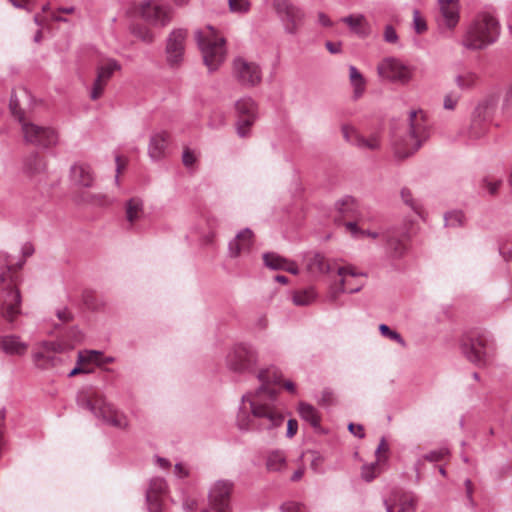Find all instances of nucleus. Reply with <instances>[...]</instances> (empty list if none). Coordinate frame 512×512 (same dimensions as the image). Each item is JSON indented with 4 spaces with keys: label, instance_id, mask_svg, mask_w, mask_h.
<instances>
[{
    "label": "nucleus",
    "instance_id": "obj_1",
    "mask_svg": "<svg viewBox=\"0 0 512 512\" xmlns=\"http://www.w3.org/2000/svg\"><path fill=\"white\" fill-rule=\"evenodd\" d=\"M259 388L241 397L242 405L237 414V425L242 431H274L284 424L285 417L278 400V390L272 384H280L281 374L275 367L261 369L257 373Z\"/></svg>",
    "mask_w": 512,
    "mask_h": 512
},
{
    "label": "nucleus",
    "instance_id": "obj_2",
    "mask_svg": "<svg viewBox=\"0 0 512 512\" xmlns=\"http://www.w3.org/2000/svg\"><path fill=\"white\" fill-rule=\"evenodd\" d=\"M23 263L24 260L15 262L9 254L0 252V316L12 327L22 313V297L16 286V272Z\"/></svg>",
    "mask_w": 512,
    "mask_h": 512
},
{
    "label": "nucleus",
    "instance_id": "obj_3",
    "mask_svg": "<svg viewBox=\"0 0 512 512\" xmlns=\"http://www.w3.org/2000/svg\"><path fill=\"white\" fill-rule=\"evenodd\" d=\"M429 132L423 118L417 117V112L409 113V124L403 131H397L392 137L394 155L398 160L412 156L428 139Z\"/></svg>",
    "mask_w": 512,
    "mask_h": 512
},
{
    "label": "nucleus",
    "instance_id": "obj_4",
    "mask_svg": "<svg viewBox=\"0 0 512 512\" xmlns=\"http://www.w3.org/2000/svg\"><path fill=\"white\" fill-rule=\"evenodd\" d=\"M76 402L79 408L91 412L96 418L110 426L120 429H125L128 426L125 414L115 409L100 392L91 387L78 391Z\"/></svg>",
    "mask_w": 512,
    "mask_h": 512
},
{
    "label": "nucleus",
    "instance_id": "obj_5",
    "mask_svg": "<svg viewBox=\"0 0 512 512\" xmlns=\"http://www.w3.org/2000/svg\"><path fill=\"white\" fill-rule=\"evenodd\" d=\"M499 34V21L491 12L483 11L469 24L461 43L468 50H482L496 42Z\"/></svg>",
    "mask_w": 512,
    "mask_h": 512
},
{
    "label": "nucleus",
    "instance_id": "obj_6",
    "mask_svg": "<svg viewBox=\"0 0 512 512\" xmlns=\"http://www.w3.org/2000/svg\"><path fill=\"white\" fill-rule=\"evenodd\" d=\"M195 36L203 55L204 64L210 72L217 70L225 60V39L218 37L212 26H207L206 31H197Z\"/></svg>",
    "mask_w": 512,
    "mask_h": 512
},
{
    "label": "nucleus",
    "instance_id": "obj_7",
    "mask_svg": "<svg viewBox=\"0 0 512 512\" xmlns=\"http://www.w3.org/2000/svg\"><path fill=\"white\" fill-rule=\"evenodd\" d=\"M258 363L256 349L249 344L235 345L226 356L227 368L237 374L252 373Z\"/></svg>",
    "mask_w": 512,
    "mask_h": 512
},
{
    "label": "nucleus",
    "instance_id": "obj_8",
    "mask_svg": "<svg viewBox=\"0 0 512 512\" xmlns=\"http://www.w3.org/2000/svg\"><path fill=\"white\" fill-rule=\"evenodd\" d=\"M272 7L283 24L287 34L295 35L302 26L305 13L291 0H273Z\"/></svg>",
    "mask_w": 512,
    "mask_h": 512
},
{
    "label": "nucleus",
    "instance_id": "obj_9",
    "mask_svg": "<svg viewBox=\"0 0 512 512\" xmlns=\"http://www.w3.org/2000/svg\"><path fill=\"white\" fill-rule=\"evenodd\" d=\"M140 18L154 27H164L172 19L171 8L158 0H146L137 7Z\"/></svg>",
    "mask_w": 512,
    "mask_h": 512
},
{
    "label": "nucleus",
    "instance_id": "obj_10",
    "mask_svg": "<svg viewBox=\"0 0 512 512\" xmlns=\"http://www.w3.org/2000/svg\"><path fill=\"white\" fill-rule=\"evenodd\" d=\"M235 110L237 114V134L241 138L247 137L258 117L257 105L251 97H244L236 101Z\"/></svg>",
    "mask_w": 512,
    "mask_h": 512
},
{
    "label": "nucleus",
    "instance_id": "obj_11",
    "mask_svg": "<svg viewBox=\"0 0 512 512\" xmlns=\"http://www.w3.org/2000/svg\"><path fill=\"white\" fill-rule=\"evenodd\" d=\"M234 489V482L221 479L214 482L208 492L210 507L215 512H232L231 495Z\"/></svg>",
    "mask_w": 512,
    "mask_h": 512
},
{
    "label": "nucleus",
    "instance_id": "obj_12",
    "mask_svg": "<svg viewBox=\"0 0 512 512\" xmlns=\"http://www.w3.org/2000/svg\"><path fill=\"white\" fill-rule=\"evenodd\" d=\"M380 77L391 82L405 85L413 76V68L393 57L384 59L377 67Z\"/></svg>",
    "mask_w": 512,
    "mask_h": 512
},
{
    "label": "nucleus",
    "instance_id": "obj_13",
    "mask_svg": "<svg viewBox=\"0 0 512 512\" xmlns=\"http://www.w3.org/2000/svg\"><path fill=\"white\" fill-rule=\"evenodd\" d=\"M233 76L241 86L251 88L262 81V70L257 63L237 57L233 61Z\"/></svg>",
    "mask_w": 512,
    "mask_h": 512
},
{
    "label": "nucleus",
    "instance_id": "obj_14",
    "mask_svg": "<svg viewBox=\"0 0 512 512\" xmlns=\"http://www.w3.org/2000/svg\"><path fill=\"white\" fill-rule=\"evenodd\" d=\"M22 131L26 142L48 148L56 144L57 134L50 127H43L33 123L24 122Z\"/></svg>",
    "mask_w": 512,
    "mask_h": 512
},
{
    "label": "nucleus",
    "instance_id": "obj_15",
    "mask_svg": "<svg viewBox=\"0 0 512 512\" xmlns=\"http://www.w3.org/2000/svg\"><path fill=\"white\" fill-rule=\"evenodd\" d=\"M488 341L484 336L470 337L463 341L461 349L465 357L476 365H482L488 359Z\"/></svg>",
    "mask_w": 512,
    "mask_h": 512
},
{
    "label": "nucleus",
    "instance_id": "obj_16",
    "mask_svg": "<svg viewBox=\"0 0 512 512\" xmlns=\"http://www.w3.org/2000/svg\"><path fill=\"white\" fill-rule=\"evenodd\" d=\"M120 69L121 65L115 59H107L97 66V76L90 92V98L92 100H97L101 97L110 78Z\"/></svg>",
    "mask_w": 512,
    "mask_h": 512
},
{
    "label": "nucleus",
    "instance_id": "obj_17",
    "mask_svg": "<svg viewBox=\"0 0 512 512\" xmlns=\"http://www.w3.org/2000/svg\"><path fill=\"white\" fill-rule=\"evenodd\" d=\"M418 499L412 492L394 490L384 500L387 512H415Z\"/></svg>",
    "mask_w": 512,
    "mask_h": 512
},
{
    "label": "nucleus",
    "instance_id": "obj_18",
    "mask_svg": "<svg viewBox=\"0 0 512 512\" xmlns=\"http://www.w3.org/2000/svg\"><path fill=\"white\" fill-rule=\"evenodd\" d=\"M187 31L174 29L167 38L166 55L170 66H177L183 60Z\"/></svg>",
    "mask_w": 512,
    "mask_h": 512
},
{
    "label": "nucleus",
    "instance_id": "obj_19",
    "mask_svg": "<svg viewBox=\"0 0 512 512\" xmlns=\"http://www.w3.org/2000/svg\"><path fill=\"white\" fill-rule=\"evenodd\" d=\"M43 350L35 352L33 354V360L41 369H49L55 365V361H61L62 359L56 355L60 345L54 342H44L42 344Z\"/></svg>",
    "mask_w": 512,
    "mask_h": 512
},
{
    "label": "nucleus",
    "instance_id": "obj_20",
    "mask_svg": "<svg viewBox=\"0 0 512 512\" xmlns=\"http://www.w3.org/2000/svg\"><path fill=\"white\" fill-rule=\"evenodd\" d=\"M70 179L73 185L90 188L94 183V173L85 163H76L70 168Z\"/></svg>",
    "mask_w": 512,
    "mask_h": 512
},
{
    "label": "nucleus",
    "instance_id": "obj_21",
    "mask_svg": "<svg viewBox=\"0 0 512 512\" xmlns=\"http://www.w3.org/2000/svg\"><path fill=\"white\" fill-rule=\"evenodd\" d=\"M22 172L28 177L39 175L46 170V162L38 152H30L22 158Z\"/></svg>",
    "mask_w": 512,
    "mask_h": 512
},
{
    "label": "nucleus",
    "instance_id": "obj_22",
    "mask_svg": "<svg viewBox=\"0 0 512 512\" xmlns=\"http://www.w3.org/2000/svg\"><path fill=\"white\" fill-rule=\"evenodd\" d=\"M338 275L341 277L340 280V286H339V292H348L350 294L356 293L361 290L363 287V283H359L357 285H351L348 277L355 278L357 276H363L364 273H358L356 272L355 268L351 265L343 266L338 268L337 270Z\"/></svg>",
    "mask_w": 512,
    "mask_h": 512
},
{
    "label": "nucleus",
    "instance_id": "obj_23",
    "mask_svg": "<svg viewBox=\"0 0 512 512\" xmlns=\"http://www.w3.org/2000/svg\"><path fill=\"white\" fill-rule=\"evenodd\" d=\"M168 139L169 134L166 131L154 133L150 137L148 154L152 160H160L165 156Z\"/></svg>",
    "mask_w": 512,
    "mask_h": 512
},
{
    "label": "nucleus",
    "instance_id": "obj_24",
    "mask_svg": "<svg viewBox=\"0 0 512 512\" xmlns=\"http://www.w3.org/2000/svg\"><path fill=\"white\" fill-rule=\"evenodd\" d=\"M441 15L448 28H454L459 21V0H438Z\"/></svg>",
    "mask_w": 512,
    "mask_h": 512
},
{
    "label": "nucleus",
    "instance_id": "obj_25",
    "mask_svg": "<svg viewBox=\"0 0 512 512\" xmlns=\"http://www.w3.org/2000/svg\"><path fill=\"white\" fill-rule=\"evenodd\" d=\"M306 268L312 275L327 274L332 270L330 262L321 253L315 252L307 256Z\"/></svg>",
    "mask_w": 512,
    "mask_h": 512
},
{
    "label": "nucleus",
    "instance_id": "obj_26",
    "mask_svg": "<svg viewBox=\"0 0 512 512\" xmlns=\"http://www.w3.org/2000/svg\"><path fill=\"white\" fill-rule=\"evenodd\" d=\"M0 348L8 355L22 356L26 353L28 344L17 335H6L0 339Z\"/></svg>",
    "mask_w": 512,
    "mask_h": 512
},
{
    "label": "nucleus",
    "instance_id": "obj_27",
    "mask_svg": "<svg viewBox=\"0 0 512 512\" xmlns=\"http://www.w3.org/2000/svg\"><path fill=\"white\" fill-rule=\"evenodd\" d=\"M385 239L387 248L390 250L394 257H401L405 254L407 250L406 234H399L396 231H389L387 232Z\"/></svg>",
    "mask_w": 512,
    "mask_h": 512
},
{
    "label": "nucleus",
    "instance_id": "obj_28",
    "mask_svg": "<svg viewBox=\"0 0 512 512\" xmlns=\"http://www.w3.org/2000/svg\"><path fill=\"white\" fill-rule=\"evenodd\" d=\"M125 218L126 221L133 226V224L144 216V202L139 197H132L125 203Z\"/></svg>",
    "mask_w": 512,
    "mask_h": 512
},
{
    "label": "nucleus",
    "instance_id": "obj_29",
    "mask_svg": "<svg viewBox=\"0 0 512 512\" xmlns=\"http://www.w3.org/2000/svg\"><path fill=\"white\" fill-rule=\"evenodd\" d=\"M100 355H102V353L97 350H90L86 351L85 353L79 352L77 357V365L68 372V377H74L81 373H91L92 370L82 366V364L97 361V357Z\"/></svg>",
    "mask_w": 512,
    "mask_h": 512
},
{
    "label": "nucleus",
    "instance_id": "obj_30",
    "mask_svg": "<svg viewBox=\"0 0 512 512\" xmlns=\"http://www.w3.org/2000/svg\"><path fill=\"white\" fill-rule=\"evenodd\" d=\"M342 21L360 37H366L370 33V27L363 15H349L344 17Z\"/></svg>",
    "mask_w": 512,
    "mask_h": 512
},
{
    "label": "nucleus",
    "instance_id": "obj_31",
    "mask_svg": "<svg viewBox=\"0 0 512 512\" xmlns=\"http://www.w3.org/2000/svg\"><path fill=\"white\" fill-rule=\"evenodd\" d=\"M487 109L488 105L486 104H480L477 106L475 116L470 127V136L472 138H480L486 132V126L482 124L481 116L482 114H486ZM483 120H485V116H483Z\"/></svg>",
    "mask_w": 512,
    "mask_h": 512
},
{
    "label": "nucleus",
    "instance_id": "obj_32",
    "mask_svg": "<svg viewBox=\"0 0 512 512\" xmlns=\"http://www.w3.org/2000/svg\"><path fill=\"white\" fill-rule=\"evenodd\" d=\"M349 80L353 87V98L359 99L364 94L366 80L360 71L353 65L349 66Z\"/></svg>",
    "mask_w": 512,
    "mask_h": 512
},
{
    "label": "nucleus",
    "instance_id": "obj_33",
    "mask_svg": "<svg viewBox=\"0 0 512 512\" xmlns=\"http://www.w3.org/2000/svg\"><path fill=\"white\" fill-rule=\"evenodd\" d=\"M298 411L304 421L308 422L314 428L319 427L320 415L314 406L308 403H300Z\"/></svg>",
    "mask_w": 512,
    "mask_h": 512
},
{
    "label": "nucleus",
    "instance_id": "obj_34",
    "mask_svg": "<svg viewBox=\"0 0 512 512\" xmlns=\"http://www.w3.org/2000/svg\"><path fill=\"white\" fill-rule=\"evenodd\" d=\"M266 467L271 472H280L286 468V456L282 451L276 450L268 454Z\"/></svg>",
    "mask_w": 512,
    "mask_h": 512
},
{
    "label": "nucleus",
    "instance_id": "obj_35",
    "mask_svg": "<svg viewBox=\"0 0 512 512\" xmlns=\"http://www.w3.org/2000/svg\"><path fill=\"white\" fill-rule=\"evenodd\" d=\"M476 80L477 75L470 70H464L455 77V83L461 90L471 89L475 85Z\"/></svg>",
    "mask_w": 512,
    "mask_h": 512
},
{
    "label": "nucleus",
    "instance_id": "obj_36",
    "mask_svg": "<svg viewBox=\"0 0 512 512\" xmlns=\"http://www.w3.org/2000/svg\"><path fill=\"white\" fill-rule=\"evenodd\" d=\"M316 298L314 288L310 287L301 291H297L293 295V303L297 306H306L311 304Z\"/></svg>",
    "mask_w": 512,
    "mask_h": 512
},
{
    "label": "nucleus",
    "instance_id": "obj_37",
    "mask_svg": "<svg viewBox=\"0 0 512 512\" xmlns=\"http://www.w3.org/2000/svg\"><path fill=\"white\" fill-rule=\"evenodd\" d=\"M130 32L145 43H152L154 41V35L151 30L142 24H132L130 26Z\"/></svg>",
    "mask_w": 512,
    "mask_h": 512
},
{
    "label": "nucleus",
    "instance_id": "obj_38",
    "mask_svg": "<svg viewBox=\"0 0 512 512\" xmlns=\"http://www.w3.org/2000/svg\"><path fill=\"white\" fill-rule=\"evenodd\" d=\"M264 263L267 267L273 270H283V266H285V262L287 259L281 257L280 255L270 252L265 253L263 255Z\"/></svg>",
    "mask_w": 512,
    "mask_h": 512
},
{
    "label": "nucleus",
    "instance_id": "obj_39",
    "mask_svg": "<svg viewBox=\"0 0 512 512\" xmlns=\"http://www.w3.org/2000/svg\"><path fill=\"white\" fill-rule=\"evenodd\" d=\"M380 139L376 134L370 135L368 138L361 135L356 147L361 150H378L380 148Z\"/></svg>",
    "mask_w": 512,
    "mask_h": 512
},
{
    "label": "nucleus",
    "instance_id": "obj_40",
    "mask_svg": "<svg viewBox=\"0 0 512 512\" xmlns=\"http://www.w3.org/2000/svg\"><path fill=\"white\" fill-rule=\"evenodd\" d=\"M167 490L166 481L163 478L155 477L150 480L149 488L146 493L161 497Z\"/></svg>",
    "mask_w": 512,
    "mask_h": 512
},
{
    "label": "nucleus",
    "instance_id": "obj_41",
    "mask_svg": "<svg viewBox=\"0 0 512 512\" xmlns=\"http://www.w3.org/2000/svg\"><path fill=\"white\" fill-rule=\"evenodd\" d=\"M400 194L402 201L416 214L421 215V205L414 199L412 192L408 188H403Z\"/></svg>",
    "mask_w": 512,
    "mask_h": 512
},
{
    "label": "nucleus",
    "instance_id": "obj_42",
    "mask_svg": "<svg viewBox=\"0 0 512 512\" xmlns=\"http://www.w3.org/2000/svg\"><path fill=\"white\" fill-rule=\"evenodd\" d=\"M379 472L380 471L378 461L371 464H365L361 468V477L366 482H371L373 479L377 477Z\"/></svg>",
    "mask_w": 512,
    "mask_h": 512
},
{
    "label": "nucleus",
    "instance_id": "obj_43",
    "mask_svg": "<svg viewBox=\"0 0 512 512\" xmlns=\"http://www.w3.org/2000/svg\"><path fill=\"white\" fill-rule=\"evenodd\" d=\"M445 225L448 227L462 226L465 220L462 211H451L445 214Z\"/></svg>",
    "mask_w": 512,
    "mask_h": 512
},
{
    "label": "nucleus",
    "instance_id": "obj_44",
    "mask_svg": "<svg viewBox=\"0 0 512 512\" xmlns=\"http://www.w3.org/2000/svg\"><path fill=\"white\" fill-rule=\"evenodd\" d=\"M341 131L345 141L356 147L361 134L354 127L349 125H343Z\"/></svg>",
    "mask_w": 512,
    "mask_h": 512
},
{
    "label": "nucleus",
    "instance_id": "obj_45",
    "mask_svg": "<svg viewBox=\"0 0 512 512\" xmlns=\"http://www.w3.org/2000/svg\"><path fill=\"white\" fill-rule=\"evenodd\" d=\"M238 239L240 241V246L247 252L253 245V232L249 228H244L240 232H238Z\"/></svg>",
    "mask_w": 512,
    "mask_h": 512
},
{
    "label": "nucleus",
    "instance_id": "obj_46",
    "mask_svg": "<svg viewBox=\"0 0 512 512\" xmlns=\"http://www.w3.org/2000/svg\"><path fill=\"white\" fill-rule=\"evenodd\" d=\"M379 331L382 336L387 337V338L399 343L401 346L404 347L406 345L403 337L397 331L391 330L388 325L380 324Z\"/></svg>",
    "mask_w": 512,
    "mask_h": 512
},
{
    "label": "nucleus",
    "instance_id": "obj_47",
    "mask_svg": "<svg viewBox=\"0 0 512 512\" xmlns=\"http://www.w3.org/2000/svg\"><path fill=\"white\" fill-rule=\"evenodd\" d=\"M449 455V449L441 447L436 450H432L423 456V459L428 462H438Z\"/></svg>",
    "mask_w": 512,
    "mask_h": 512
},
{
    "label": "nucleus",
    "instance_id": "obj_48",
    "mask_svg": "<svg viewBox=\"0 0 512 512\" xmlns=\"http://www.w3.org/2000/svg\"><path fill=\"white\" fill-rule=\"evenodd\" d=\"M146 502L149 512H162V500L161 497L146 493Z\"/></svg>",
    "mask_w": 512,
    "mask_h": 512
},
{
    "label": "nucleus",
    "instance_id": "obj_49",
    "mask_svg": "<svg viewBox=\"0 0 512 512\" xmlns=\"http://www.w3.org/2000/svg\"><path fill=\"white\" fill-rule=\"evenodd\" d=\"M228 3L232 12L246 13L250 9L248 0H228Z\"/></svg>",
    "mask_w": 512,
    "mask_h": 512
},
{
    "label": "nucleus",
    "instance_id": "obj_50",
    "mask_svg": "<svg viewBox=\"0 0 512 512\" xmlns=\"http://www.w3.org/2000/svg\"><path fill=\"white\" fill-rule=\"evenodd\" d=\"M311 455H312V460H311V464H310L311 469L314 472L319 473V474L324 473V469H323L324 457L316 451H312Z\"/></svg>",
    "mask_w": 512,
    "mask_h": 512
},
{
    "label": "nucleus",
    "instance_id": "obj_51",
    "mask_svg": "<svg viewBox=\"0 0 512 512\" xmlns=\"http://www.w3.org/2000/svg\"><path fill=\"white\" fill-rule=\"evenodd\" d=\"M413 27L417 34H422L427 30V25L425 20L420 16L418 10H414L413 12Z\"/></svg>",
    "mask_w": 512,
    "mask_h": 512
},
{
    "label": "nucleus",
    "instance_id": "obj_52",
    "mask_svg": "<svg viewBox=\"0 0 512 512\" xmlns=\"http://www.w3.org/2000/svg\"><path fill=\"white\" fill-rule=\"evenodd\" d=\"M244 250L240 246V241L238 239V234L233 238L228 244V254L231 258L238 257Z\"/></svg>",
    "mask_w": 512,
    "mask_h": 512
},
{
    "label": "nucleus",
    "instance_id": "obj_53",
    "mask_svg": "<svg viewBox=\"0 0 512 512\" xmlns=\"http://www.w3.org/2000/svg\"><path fill=\"white\" fill-rule=\"evenodd\" d=\"M465 486V493H466V499H467V506L474 508L476 503L473 498V492H474V486L470 479H466L464 481Z\"/></svg>",
    "mask_w": 512,
    "mask_h": 512
},
{
    "label": "nucleus",
    "instance_id": "obj_54",
    "mask_svg": "<svg viewBox=\"0 0 512 512\" xmlns=\"http://www.w3.org/2000/svg\"><path fill=\"white\" fill-rule=\"evenodd\" d=\"M354 204V199L351 196H345L336 202V208L340 213H345Z\"/></svg>",
    "mask_w": 512,
    "mask_h": 512
},
{
    "label": "nucleus",
    "instance_id": "obj_55",
    "mask_svg": "<svg viewBox=\"0 0 512 512\" xmlns=\"http://www.w3.org/2000/svg\"><path fill=\"white\" fill-rule=\"evenodd\" d=\"M282 512H307L306 507L297 502H287L281 506Z\"/></svg>",
    "mask_w": 512,
    "mask_h": 512
},
{
    "label": "nucleus",
    "instance_id": "obj_56",
    "mask_svg": "<svg viewBox=\"0 0 512 512\" xmlns=\"http://www.w3.org/2000/svg\"><path fill=\"white\" fill-rule=\"evenodd\" d=\"M384 40L388 43H397L398 35L392 25H386L383 34Z\"/></svg>",
    "mask_w": 512,
    "mask_h": 512
},
{
    "label": "nucleus",
    "instance_id": "obj_57",
    "mask_svg": "<svg viewBox=\"0 0 512 512\" xmlns=\"http://www.w3.org/2000/svg\"><path fill=\"white\" fill-rule=\"evenodd\" d=\"M500 184V180H489L487 178L483 179V188L487 189L491 195H494L498 191Z\"/></svg>",
    "mask_w": 512,
    "mask_h": 512
},
{
    "label": "nucleus",
    "instance_id": "obj_58",
    "mask_svg": "<svg viewBox=\"0 0 512 512\" xmlns=\"http://www.w3.org/2000/svg\"><path fill=\"white\" fill-rule=\"evenodd\" d=\"M458 101H459V96L450 93L445 96L443 106L447 110H454Z\"/></svg>",
    "mask_w": 512,
    "mask_h": 512
},
{
    "label": "nucleus",
    "instance_id": "obj_59",
    "mask_svg": "<svg viewBox=\"0 0 512 512\" xmlns=\"http://www.w3.org/2000/svg\"><path fill=\"white\" fill-rule=\"evenodd\" d=\"M182 161L186 167H191L196 162V156L190 149H185L182 154Z\"/></svg>",
    "mask_w": 512,
    "mask_h": 512
},
{
    "label": "nucleus",
    "instance_id": "obj_60",
    "mask_svg": "<svg viewBox=\"0 0 512 512\" xmlns=\"http://www.w3.org/2000/svg\"><path fill=\"white\" fill-rule=\"evenodd\" d=\"M503 111L506 115L512 114V85L506 93L503 103Z\"/></svg>",
    "mask_w": 512,
    "mask_h": 512
},
{
    "label": "nucleus",
    "instance_id": "obj_61",
    "mask_svg": "<svg viewBox=\"0 0 512 512\" xmlns=\"http://www.w3.org/2000/svg\"><path fill=\"white\" fill-rule=\"evenodd\" d=\"M298 430V422L295 419H289L287 422L286 436L292 438L295 436Z\"/></svg>",
    "mask_w": 512,
    "mask_h": 512
},
{
    "label": "nucleus",
    "instance_id": "obj_62",
    "mask_svg": "<svg viewBox=\"0 0 512 512\" xmlns=\"http://www.w3.org/2000/svg\"><path fill=\"white\" fill-rule=\"evenodd\" d=\"M348 430L356 437L363 438L365 436L364 428L362 425H356L354 423H350L348 425Z\"/></svg>",
    "mask_w": 512,
    "mask_h": 512
},
{
    "label": "nucleus",
    "instance_id": "obj_63",
    "mask_svg": "<svg viewBox=\"0 0 512 512\" xmlns=\"http://www.w3.org/2000/svg\"><path fill=\"white\" fill-rule=\"evenodd\" d=\"M56 315L58 319L63 323L69 322L72 319V314L67 308L58 310Z\"/></svg>",
    "mask_w": 512,
    "mask_h": 512
},
{
    "label": "nucleus",
    "instance_id": "obj_64",
    "mask_svg": "<svg viewBox=\"0 0 512 512\" xmlns=\"http://www.w3.org/2000/svg\"><path fill=\"white\" fill-rule=\"evenodd\" d=\"M182 506L184 510L193 512L197 508V501L195 499L185 498Z\"/></svg>",
    "mask_w": 512,
    "mask_h": 512
}]
</instances>
